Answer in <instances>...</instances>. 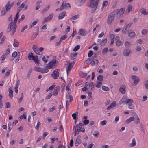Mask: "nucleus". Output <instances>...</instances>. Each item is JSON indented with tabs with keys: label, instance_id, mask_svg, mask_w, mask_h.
Listing matches in <instances>:
<instances>
[{
	"label": "nucleus",
	"instance_id": "obj_37",
	"mask_svg": "<svg viewBox=\"0 0 148 148\" xmlns=\"http://www.w3.org/2000/svg\"><path fill=\"white\" fill-rule=\"evenodd\" d=\"M9 96L11 98H12L13 96V91L11 89V87L9 88Z\"/></svg>",
	"mask_w": 148,
	"mask_h": 148
},
{
	"label": "nucleus",
	"instance_id": "obj_55",
	"mask_svg": "<svg viewBox=\"0 0 148 148\" xmlns=\"http://www.w3.org/2000/svg\"><path fill=\"white\" fill-rule=\"evenodd\" d=\"M97 80L100 81H102L103 80V77L102 75H99L97 78Z\"/></svg>",
	"mask_w": 148,
	"mask_h": 148
},
{
	"label": "nucleus",
	"instance_id": "obj_33",
	"mask_svg": "<svg viewBox=\"0 0 148 148\" xmlns=\"http://www.w3.org/2000/svg\"><path fill=\"white\" fill-rule=\"evenodd\" d=\"M34 61L35 63L38 66H39L40 65L39 64H40V63L39 62V60L38 59L37 56H36V58L34 59V60H33Z\"/></svg>",
	"mask_w": 148,
	"mask_h": 148
},
{
	"label": "nucleus",
	"instance_id": "obj_47",
	"mask_svg": "<svg viewBox=\"0 0 148 148\" xmlns=\"http://www.w3.org/2000/svg\"><path fill=\"white\" fill-rule=\"evenodd\" d=\"M148 32V31L146 29H143L141 31V33L142 35H146Z\"/></svg>",
	"mask_w": 148,
	"mask_h": 148
},
{
	"label": "nucleus",
	"instance_id": "obj_38",
	"mask_svg": "<svg viewBox=\"0 0 148 148\" xmlns=\"http://www.w3.org/2000/svg\"><path fill=\"white\" fill-rule=\"evenodd\" d=\"M136 145V142L135 139L134 138H132V145L130 146L131 147H132L135 146Z\"/></svg>",
	"mask_w": 148,
	"mask_h": 148
},
{
	"label": "nucleus",
	"instance_id": "obj_34",
	"mask_svg": "<svg viewBox=\"0 0 148 148\" xmlns=\"http://www.w3.org/2000/svg\"><path fill=\"white\" fill-rule=\"evenodd\" d=\"M79 16L80 15L79 14H77L70 18V19L71 20H75L78 18Z\"/></svg>",
	"mask_w": 148,
	"mask_h": 148
},
{
	"label": "nucleus",
	"instance_id": "obj_39",
	"mask_svg": "<svg viewBox=\"0 0 148 148\" xmlns=\"http://www.w3.org/2000/svg\"><path fill=\"white\" fill-rule=\"evenodd\" d=\"M44 50V48L42 47H40L39 48H38L37 49V50L38 51V54H37L39 55H42V53H40V52H41L43 50Z\"/></svg>",
	"mask_w": 148,
	"mask_h": 148
},
{
	"label": "nucleus",
	"instance_id": "obj_9",
	"mask_svg": "<svg viewBox=\"0 0 148 148\" xmlns=\"http://www.w3.org/2000/svg\"><path fill=\"white\" fill-rule=\"evenodd\" d=\"M14 3V1L11 3L10 1H8L5 6L3 8V9H5L6 11H8L13 6Z\"/></svg>",
	"mask_w": 148,
	"mask_h": 148
},
{
	"label": "nucleus",
	"instance_id": "obj_20",
	"mask_svg": "<svg viewBox=\"0 0 148 148\" xmlns=\"http://www.w3.org/2000/svg\"><path fill=\"white\" fill-rule=\"evenodd\" d=\"M21 9H18V10H17L18 12L16 15L15 17L14 18V22L16 23L17 22V19H18V17H19V12H20V11H21Z\"/></svg>",
	"mask_w": 148,
	"mask_h": 148
},
{
	"label": "nucleus",
	"instance_id": "obj_22",
	"mask_svg": "<svg viewBox=\"0 0 148 148\" xmlns=\"http://www.w3.org/2000/svg\"><path fill=\"white\" fill-rule=\"evenodd\" d=\"M127 97L126 96H123L120 100L119 102V105H121L123 103H125L126 101Z\"/></svg>",
	"mask_w": 148,
	"mask_h": 148
},
{
	"label": "nucleus",
	"instance_id": "obj_62",
	"mask_svg": "<svg viewBox=\"0 0 148 148\" xmlns=\"http://www.w3.org/2000/svg\"><path fill=\"white\" fill-rule=\"evenodd\" d=\"M102 85V84L101 82H99L97 83V85L96 86L97 88H100L101 86Z\"/></svg>",
	"mask_w": 148,
	"mask_h": 148
},
{
	"label": "nucleus",
	"instance_id": "obj_45",
	"mask_svg": "<svg viewBox=\"0 0 148 148\" xmlns=\"http://www.w3.org/2000/svg\"><path fill=\"white\" fill-rule=\"evenodd\" d=\"M107 39L106 38H104L102 41V43L101 44V46L104 45L107 42Z\"/></svg>",
	"mask_w": 148,
	"mask_h": 148
},
{
	"label": "nucleus",
	"instance_id": "obj_48",
	"mask_svg": "<svg viewBox=\"0 0 148 148\" xmlns=\"http://www.w3.org/2000/svg\"><path fill=\"white\" fill-rule=\"evenodd\" d=\"M102 89L105 91H108L109 90V88L108 87H106L103 86L102 87Z\"/></svg>",
	"mask_w": 148,
	"mask_h": 148
},
{
	"label": "nucleus",
	"instance_id": "obj_46",
	"mask_svg": "<svg viewBox=\"0 0 148 148\" xmlns=\"http://www.w3.org/2000/svg\"><path fill=\"white\" fill-rule=\"evenodd\" d=\"M125 45L126 48H128L130 47V43L127 41H126L125 43Z\"/></svg>",
	"mask_w": 148,
	"mask_h": 148
},
{
	"label": "nucleus",
	"instance_id": "obj_13",
	"mask_svg": "<svg viewBox=\"0 0 148 148\" xmlns=\"http://www.w3.org/2000/svg\"><path fill=\"white\" fill-rule=\"evenodd\" d=\"M78 33L81 36H85L87 34V31L84 29H79Z\"/></svg>",
	"mask_w": 148,
	"mask_h": 148
},
{
	"label": "nucleus",
	"instance_id": "obj_14",
	"mask_svg": "<svg viewBox=\"0 0 148 148\" xmlns=\"http://www.w3.org/2000/svg\"><path fill=\"white\" fill-rule=\"evenodd\" d=\"M131 51L130 49H125L123 51V55L125 56H128L129 55Z\"/></svg>",
	"mask_w": 148,
	"mask_h": 148
},
{
	"label": "nucleus",
	"instance_id": "obj_19",
	"mask_svg": "<svg viewBox=\"0 0 148 148\" xmlns=\"http://www.w3.org/2000/svg\"><path fill=\"white\" fill-rule=\"evenodd\" d=\"M66 15V12H63L60 14L58 16V19H62Z\"/></svg>",
	"mask_w": 148,
	"mask_h": 148
},
{
	"label": "nucleus",
	"instance_id": "obj_51",
	"mask_svg": "<svg viewBox=\"0 0 148 148\" xmlns=\"http://www.w3.org/2000/svg\"><path fill=\"white\" fill-rule=\"evenodd\" d=\"M78 114V113L77 112L75 113H74L72 114V116L73 117V119L75 120H76L77 119V114Z\"/></svg>",
	"mask_w": 148,
	"mask_h": 148
},
{
	"label": "nucleus",
	"instance_id": "obj_10",
	"mask_svg": "<svg viewBox=\"0 0 148 148\" xmlns=\"http://www.w3.org/2000/svg\"><path fill=\"white\" fill-rule=\"evenodd\" d=\"M132 24V23H130L128 24L123 28L122 29V31L123 33H126V32H128L129 28L131 27Z\"/></svg>",
	"mask_w": 148,
	"mask_h": 148
},
{
	"label": "nucleus",
	"instance_id": "obj_2",
	"mask_svg": "<svg viewBox=\"0 0 148 148\" xmlns=\"http://www.w3.org/2000/svg\"><path fill=\"white\" fill-rule=\"evenodd\" d=\"M125 11V8H123L119 10L118 9L114 10L113 12H115V15H116L117 17L118 18H121L123 16Z\"/></svg>",
	"mask_w": 148,
	"mask_h": 148
},
{
	"label": "nucleus",
	"instance_id": "obj_60",
	"mask_svg": "<svg viewBox=\"0 0 148 148\" xmlns=\"http://www.w3.org/2000/svg\"><path fill=\"white\" fill-rule=\"evenodd\" d=\"M107 123V121L106 120H103L102 121L101 123V124L102 126H104Z\"/></svg>",
	"mask_w": 148,
	"mask_h": 148
},
{
	"label": "nucleus",
	"instance_id": "obj_43",
	"mask_svg": "<svg viewBox=\"0 0 148 148\" xmlns=\"http://www.w3.org/2000/svg\"><path fill=\"white\" fill-rule=\"evenodd\" d=\"M132 8V6L130 5H129L127 6V11L129 13Z\"/></svg>",
	"mask_w": 148,
	"mask_h": 148
},
{
	"label": "nucleus",
	"instance_id": "obj_16",
	"mask_svg": "<svg viewBox=\"0 0 148 148\" xmlns=\"http://www.w3.org/2000/svg\"><path fill=\"white\" fill-rule=\"evenodd\" d=\"M81 142V137L79 136H78L76 139L75 143V146H78Z\"/></svg>",
	"mask_w": 148,
	"mask_h": 148
},
{
	"label": "nucleus",
	"instance_id": "obj_35",
	"mask_svg": "<svg viewBox=\"0 0 148 148\" xmlns=\"http://www.w3.org/2000/svg\"><path fill=\"white\" fill-rule=\"evenodd\" d=\"M12 123H8V132H10L11 131V129L12 128Z\"/></svg>",
	"mask_w": 148,
	"mask_h": 148
},
{
	"label": "nucleus",
	"instance_id": "obj_11",
	"mask_svg": "<svg viewBox=\"0 0 148 148\" xmlns=\"http://www.w3.org/2000/svg\"><path fill=\"white\" fill-rule=\"evenodd\" d=\"M53 14L52 13H51L47 17H45L43 21V23H45L47 22L48 21L51 20L53 16Z\"/></svg>",
	"mask_w": 148,
	"mask_h": 148
},
{
	"label": "nucleus",
	"instance_id": "obj_3",
	"mask_svg": "<svg viewBox=\"0 0 148 148\" xmlns=\"http://www.w3.org/2000/svg\"><path fill=\"white\" fill-rule=\"evenodd\" d=\"M16 23L11 22L8 25L7 32H9L11 31L12 30V35H13L16 32Z\"/></svg>",
	"mask_w": 148,
	"mask_h": 148
},
{
	"label": "nucleus",
	"instance_id": "obj_64",
	"mask_svg": "<svg viewBox=\"0 0 148 148\" xmlns=\"http://www.w3.org/2000/svg\"><path fill=\"white\" fill-rule=\"evenodd\" d=\"M145 85L146 88L148 89V80L145 81Z\"/></svg>",
	"mask_w": 148,
	"mask_h": 148
},
{
	"label": "nucleus",
	"instance_id": "obj_36",
	"mask_svg": "<svg viewBox=\"0 0 148 148\" xmlns=\"http://www.w3.org/2000/svg\"><path fill=\"white\" fill-rule=\"evenodd\" d=\"M27 5H26L24 3H22L21 4V6L19 7V8H25V10H27Z\"/></svg>",
	"mask_w": 148,
	"mask_h": 148
},
{
	"label": "nucleus",
	"instance_id": "obj_17",
	"mask_svg": "<svg viewBox=\"0 0 148 148\" xmlns=\"http://www.w3.org/2000/svg\"><path fill=\"white\" fill-rule=\"evenodd\" d=\"M35 58L36 57L33 56V54L31 52L28 54V58L29 60H34Z\"/></svg>",
	"mask_w": 148,
	"mask_h": 148
},
{
	"label": "nucleus",
	"instance_id": "obj_41",
	"mask_svg": "<svg viewBox=\"0 0 148 148\" xmlns=\"http://www.w3.org/2000/svg\"><path fill=\"white\" fill-rule=\"evenodd\" d=\"M93 135L95 137H97L99 135V133L97 131H95L94 132Z\"/></svg>",
	"mask_w": 148,
	"mask_h": 148
},
{
	"label": "nucleus",
	"instance_id": "obj_49",
	"mask_svg": "<svg viewBox=\"0 0 148 148\" xmlns=\"http://www.w3.org/2000/svg\"><path fill=\"white\" fill-rule=\"evenodd\" d=\"M17 53L16 51H14V52L12 54V58H13L12 59V60H13L14 58H15V57L17 56Z\"/></svg>",
	"mask_w": 148,
	"mask_h": 148
},
{
	"label": "nucleus",
	"instance_id": "obj_30",
	"mask_svg": "<svg viewBox=\"0 0 148 148\" xmlns=\"http://www.w3.org/2000/svg\"><path fill=\"white\" fill-rule=\"evenodd\" d=\"M50 7V5L49 4L43 10H42L41 11V12L42 13L45 12L47 11L49 9Z\"/></svg>",
	"mask_w": 148,
	"mask_h": 148
},
{
	"label": "nucleus",
	"instance_id": "obj_54",
	"mask_svg": "<svg viewBox=\"0 0 148 148\" xmlns=\"http://www.w3.org/2000/svg\"><path fill=\"white\" fill-rule=\"evenodd\" d=\"M93 52L92 51L90 50L88 53V57H90L93 55Z\"/></svg>",
	"mask_w": 148,
	"mask_h": 148
},
{
	"label": "nucleus",
	"instance_id": "obj_63",
	"mask_svg": "<svg viewBox=\"0 0 148 148\" xmlns=\"http://www.w3.org/2000/svg\"><path fill=\"white\" fill-rule=\"evenodd\" d=\"M52 94L51 93H50L46 97V99H49L52 96Z\"/></svg>",
	"mask_w": 148,
	"mask_h": 148
},
{
	"label": "nucleus",
	"instance_id": "obj_53",
	"mask_svg": "<svg viewBox=\"0 0 148 148\" xmlns=\"http://www.w3.org/2000/svg\"><path fill=\"white\" fill-rule=\"evenodd\" d=\"M8 11H6V10H5V9H3V8L1 12V16H3L5 14H6V12Z\"/></svg>",
	"mask_w": 148,
	"mask_h": 148
},
{
	"label": "nucleus",
	"instance_id": "obj_59",
	"mask_svg": "<svg viewBox=\"0 0 148 148\" xmlns=\"http://www.w3.org/2000/svg\"><path fill=\"white\" fill-rule=\"evenodd\" d=\"M56 109V107L54 106L52 108H50L48 110L49 112H53Z\"/></svg>",
	"mask_w": 148,
	"mask_h": 148
},
{
	"label": "nucleus",
	"instance_id": "obj_1",
	"mask_svg": "<svg viewBox=\"0 0 148 148\" xmlns=\"http://www.w3.org/2000/svg\"><path fill=\"white\" fill-rule=\"evenodd\" d=\"M99 0H90L89 7L92 8V13H94L95 11L97 6L99 4Z\"/></svg>",
	"mask_w": 148,
	"mask_h": 148
},
{
	"label": "nucleus",
	"instance_id": "obj_7",
	"mask_svg": "<svg viewBox=\"0 0 148 148\" xmlns=\"http://www.w3.org/2000/svg\"><path fill=\"white\" fill-rule=\"evenodd\" d=\"M61 11L63 10L65 8H67L69 9L71 8L70 5L69 3H66L65 1H64L60 7Z\"/></svg>",
	"mask_w": 148,
	"mask_h": 148
},
{
	"label": "nucleus",
	"instance_id": "obj_5",
	"mask_svg": "<svg viewBox=\"0 0 148 148\" xmlns=\"http://www.w3.org/2000/svg\"><path fill=\"white\" fill-rule=\"evenodd\" d=\"M115 12H112L108 15L107 18V23L108 24H110L114 20L115 16Z\"/></svg>",
	"mask_w": 148,
	"mask_h": 148
},
{
	"label": "nucleus",
	"instance_id": "obj_28",
	"mask_svg": "<svg viewBox=\"0 0 148 148\" xmlns=\"http://www.w3.org/2000/svg\"><path fill=\"white\" fill-rule=\"evenodd\" d=\"M133 102V100L131 99H128L126 100L125 104H127L129 105L132 104Z\"/></svg>",
	"mask_w": 148,
	"mask_h": 148
},
{
	"label": "nucleus",
	"instance_id": "obj_57",
	"mask_svg": "<svg viewBox=\"0 0 148 148\" xmlns=\"http://www.w3.org/2000/svg\"><path fill=\"white\" fill-rule=\"evenodd\" d=\"M89 122V120L85 119L83 121V124L84 125H86L88 124Z\"/></svg>",
	"mask_w": 148,
	"mask_h": 148
},
{
	"label": "nucleus",
	"instance_id": "obj_25",
	"mask_svg": "<svg viewBox=\"0 0 148 148\" xmlns=\"http://www.w3.org/2000/svg\"><path fill=\"white\" fill-rule=\"evenodd\" d=\"M134 119V122L137 124H139L140 123V121L138 116L136 115L135 116Z\"/></svg>",
	"mask_w": 148,
	"mask_h": 148
},
{
	"label": "nucleus",
	"instance_id": "obj_26",
	"mask_svg": "<svg viewBox=\"0 0 148 148\" xmlns=\"http://www.w3.org/2000/svg\"><path fill=\"white\" fill-rule=\"evenodd\" d=\"M127 32H128V35L130 37H134L136 35L135 34V32L133 31H130L129 32H128V31Z\"/></svg>",
	"mask_w": 148,
	"mask_h": 148
},
{
	"label": "nucleus",
	"instance_id": "obj_40",
	"mask_svg": "<svg viewBox=\"0 0 148 148\" xmlns=\"http://www.w3.org/2000/svg\"><path fill=\"white\" fill-rule=\"evenodd\" d=\"M24 95L23 92L21 93V97L18 99V101L19 103H21L23 98Z\"/></svg>",
	"mask_w": 148,
	"mask_h": 148
},
{
	"label": "nucleus",
	"instance_id": "obj_56",
	"mask_svg": "<svg viewBox=\"0 0 148 148\" xmlns=\"http://www.w3.org/2000/svg\"><path fill=\"white\" fill-rule=\"evenodd\" d=\"M108 51V48H106L103 49L102 51V53L103 54H106L107 53Z\"/></svg>",
	"mask_w": 148,
	"mask_h": 148
},
{
	"label": "nucleus",
	"instance_id": "obj_23",
	"mask_svg": "<svg viewBox=\"0 0 148 148\" xmlns=\"http://www.w3.org/2000/svg\"><path fill=\"white\" fill-rule=\"evenodd\" d=\"M135 118L134 117H131L127 119L125 121L126 123L128 124L132 121H134Z\"/></svg>",
	"mask_w": 148,
	"mask_h": 148
},
{
	"label": "nucleus",
	"instance_id": "obj_32",
	"mask_svg": "<svg viewBox=\"0 0 148 148\" xmlns=\"http://www.w3.org/2000/svg\"><path fill=\"white\" fill-rule=\"evenodd\" d=\"M19 42L16 39H14V43L13 46L14 47H16L18 46L19 45Z\"/></svg>",
	"mask_w": 148,
	"mask_h": 148
},
{
	"label": "nucleus",
	"instance_id": "obj_21",
	"mask_svg": "<svg viewBox=\"0 0 148 148\" xmlns=\"http://www.w3.org/2000/svg\"><path fill=\"white\" fill-rule=\"evenodd\" d=\"M86 0H78L77 2L76 3L78 6H80L84 3Z\"/></svg>",
	"mask_w": 148,
	"mask_h": 148
},
{
	"label": "nucleus",
	"instance_id": "obj_31",
	"mask_svg": "<svg viewBox=\"0 0 148 148\" xmlns=\"http://www.w3.org/2000/svg\"><path fill=\"white\" fill-rule=\"evenodd\" d=\"M140 12L142 14L145 15L148 14V12H146L144 8H141L140 9Z\"/></svg>",
	"mask_w": 148,
	"mask_h": 148
},
{
	"label": "nucleus",
	"instance_id": "obj_12",
	"mask_svg": "<svg viewBox=\"0 0 148 148\" xmlns=\"http://www.w3.org/2000/svg\"><path fill=\"white\" fill-rule=\"evenodd\" d=\"M59 72L55 70L52 74V77L55 79H57L59 77Z\"/></svg>",
	"mask_w": 148,
	"mask_h": 148
},
{
	"label": "nucleus",
	"instance_id": "obj_29",
	"mask_svg": "<svg viewBox=\"0 0 148 148\" xmlns=\"http://www.w3.org/2000/svg\"><path fill=\"white\" fill-rule=\"evenodd\" d=\"M73 66L69 64L66 67V70L67 73L68 72H70L73 67Z\"/></svg>",
	"mask_w": 148,
	"mask_h": 148
},
{
	"label": "nucleus",
	"instance_id": "obj_8",
	"mask_svg": "<svg viewBox=\"0 0 148 148\" xmlns=\"http://www.w3.org/2000/svg\"><path fill=\"white\" fill-rule=\"evenodd\" d=\"M56 65V60H54L50 61L46 65V67L49 69H51L54 67Z\"/></svg>",
	"mask_w": 148,
	"mask_h": 148
},
{
	"label": "nucleus",
	"instance_id": "obj_61",
	"mask_svg": "<svg viewBox=\"0 0 148 148\" xmlns=\"http://www.w3.org/2000/svg\"><path fill=\"white\" fill-rule=\"evenodd\" d=\"M20 84V80H17L16 83V86L15 87L18 88Z\"/></svg>",
	"mask_w": 148,
	"mask_h": 148
},
{
	"label": "nucleus",
	"instance_id": "obj_24",
	"mask_svg": "<svg viewBox=\"0 0 148 148\" xmlns=\"http://www.w3.org/2000/svg\"><path fill=\"white\" fill-rule=\"evenodd\" d=\"M119 90L121 93L124 94L125 92V86L124 85L121 86L119 88Z\"/></svg>",
	"mask_w": 148,
	"mask_h": 148
},
{
	"label": "nucleus",
	"instance_id": "obj_58",
	"mask_svg": "<svg viewBox=\"0 0 148 148\" xmlns=\"http://www.w3.org/2000/svg\"><path fill=\"white\" fill-rule=\"evenodd\" d=\"M122 44V42L120 40L116 41V46L119 47Z\"/></svg>",
	"mask_w": 148,
	"mask_h": 148
},
{
	"label": "nucleus",
	"instance_id": "obj_4",
	"mask_svg": "<svg viewBox=\"0 0 148 148\" xmlns=\"http://www.w3.org/2000/svg\"><path fill=\"white\" fill-rule=\"evenodd\" d=\"M96 57L95 55H94L91 58L88 59L86 61V63L87 64L90 63L92 66L97 65L98 63V61L97 59H94V58Z\"/></svg>",
	"mask_w": 148,
	"mask_h": 148
},
{
	"label": "nucleus",
	"instance_id": "obj_15",
	"mask_svg": "<svg viewBox=\"0 0 148 148\" xmlns=\"http://www.w3.org/2000/svg\"><path fill=\"white\" fill-rule=\"evenodd\" d=\"M80 127H79V126L78 125H76L75 129V130L74 132V135L76 136V135L78 134L79 132L80 131Z\"/></svg>",
	"mask_w": 148,
	"mask_h": 148
},
{
	"label": "nucleus",
	"instance_id": "obj_6",
	"mask_svg": "<svg viewBox=\"0 0 148 148\" xmlns=\"http://www.w3.org/2000/svg\"><path fill=\"white\" fill-rule=\"evenodd\" d=\"M34 70L38 72H40L42 73H44L48 72L49 70L48 69L46 68H42L35 66L34 68Z\"/></svg>",
	"mask_w": 148,
	"mask_h": 148
},
{
	"label": "nucleus",
	"instance_id": "obj_50",
	"mask_svg": "<svg viewBox=\"0 0 148 148\" xmlns=\"http://www.w3.org/2000/svg\"><path fill=\"white\" fill-rule=\"evenodd\" d=\"M80 46L79 45L76 46L73 49L74 51H76L80 48Z\"/></svg>",
	"mask_w": 148,
	"mask_h": 148
},
{
	"label": "nucleus",
	"instance_id": "obj_18",
	"mask_svg": "<svg viewBox=\"0 0 148 148\" xmlns=\"http://www.w3.org/2000/svg\"><path fill=\"white\" fill-rule=\"evenodd\" d=\"M59 88L60 87L58 86H57L55 88L53 92V95L54 96H57L58 95Z\"/></svg>",
	"mask_w": 148,
	"mask_h": 148
},
{
	"label": "nucleus",
	"instance_id": "obj_27",
	"mask_svg": "<svg viewBox=\"0 0 148 148\" xmlns=\"http://www.w3.org/2000/svg\"><path fill=\"white\" fill-rule=\"evenodd\" d=\"M32 48L36 54H38V51L37 50L38 49L37 46L36 45H34L32 47Z\"/></svg>",
	"mask_w": 148,
	"mask_h": 148
},
{
	"label": "nucleus",
	"instance_id": "obj_42",
	"mask_svg": "<svg viewBox=\"0 0 148 148\" xmlns=\"http://www.w3.org/2000/svg\"><path fill=\"white\" fill-rule=\"evenodd\" d=\"M140 81L139 78L138 77L134 80V83L136 85H137L139 82Z\"/></svg>",
	"mask_w": 148,
	"mask_h": 148
},
{
	"label": "nucleus",
	"instance_id": "obj_52",
	"mask_svg": "<svg viewBox=\"0 0 148 148\" xmlns=\"http://www.w3.org/2000/svg\"><path fill=\"white\" fill-rule=\"evenodd\" d=\"M67 35L66 34L62 36L60 38V41H62L65 40L66 38H67Z\"/></svg>",
	"mask_w": 148,
	"mask_h": 148
},
{
	"label": "nucleus",
	"instance_id": "obj_44",
	"mask_svg": "<svg viewBox=\"0 0 148 148\" xmlns=\"http://www.w3.org/2000/svg\"><path fill=\"white\" fill-rule=\"evenodd\" d=\"M7 56L6 54H3V55L1 56L0 58V60L1 61L4 60Z\"/></svg>",
	"mask_w": 148,
	"mask_h": 148
}]
</instances>
